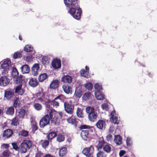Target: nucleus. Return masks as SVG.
I'll use <instances>...</instances> for the list:
<instances>
[{"label": "nucleus", "instance_id": "19", "mask_svg": "<svg viewBox=\"0 0 157 157\" xmlns=\"http://www.w3.org/2000/svg\"><path fill=\"white\" fill-rule=\"evenodd\" d=\"M72 78L69 75H66L63 76L61 78V81L64 82L70 83L72 82Z\"/></svg>", "mask_w": 157, "mask_h": 157}, {"label": "nucleus", "instance_id": "34", "mask_svg": "<svg viewBox=\"0 0 157 157\" xmlns=\"http://www.w3.org/2000/svg\"><path fill=\"white\" fill-rule=\"evenodd\" d=\"M82 109L81 108L78 107L76 111V115L78 117L82 118L83 117V115L82 113Z\"/></svg>", "mask_w": 157, "mask_h": 157}, {"label": "nucleus", "instance_id": "3", "mask_svg": "<svg viewBox=\"0 0 157 157\" xmlns=\"http://www.w3.org/2000/svg\"><path fill=\"white\" fill-rule=\"evenodd\" d=\"M50 120L51 121V125L53 126L58 125L60 122V120L58 118L57 113L55 111L51 110L49 113Z\"/></svg>", "mask_w": 157, "mask_h": 157}, {"label": "nucleus", "instance_id": "18", "mask_svg": "<svg viewBox=\"0 0 157 157\" xmlns=\"http://www.w3.org/2000/svg\"><path fill=\"white\" fill-rule=\"evenodd\" d=\"M105 121L101 120H99L96 124V125L97 128L101 130L105 127Z\"/></svg>", "mask_w": 157, "mask_h": 157}, {"label": "nucleus", "instance_id": "8", "mask_svg": "<svg viewBox=\"0 0 157 157\" xmlns=\"http://www.w3.org/2000/svg\"><path fill=\"white\" fill-rule=\"evenodd\" d=\"M94 147L92 145L89 147L84 148L82 150V153L87 157H93Z\"/></svg>", "mask_w": 157, "mask_h": 157}, {"label": "nucleus", "instance_id": "64", "mask_svg": "<svg viewBox=\"0 0 157 157\" xmlns=\"http://www.w3.org/2000/svg\"><path fill=\"white\" fill-rule=\"evenodd\" d=\"M25 92V90L24 89L22 88L21 89V90H20L19 91V92L18 93V94L20 95H22L24 92Z\"/></svg>", "mask_w": 157, "mask_h": 157}, {"label": "nucleus", "instance_id": "21", "mask_svg": "<svg viewBox=\"0 0 157 157\" xmlns=\"http://www.w3.org/2000/svg\"><path fill=\"white\" fill-rule=\"evenodd\" d=\"M105 143V142L102 138H100L98 141V143L96 147L98 150H101L103 146Z\"/></svg>", "mask_w": 157, "mask_h": 157}, {"label": "nucleus", "instance_id": "33", "mask_svg": "<svg viewBox=\"0 0 157 157\" xmlns=\"http://www.w3.org/2000/svg\"><path fill=\"white\" fill-rule=\"evenodd\" d=\"M20 102L19 98L18 97L16 98L14 100L13 105L15 108L18 107L20 106Z\"/></svg>", "mask_w": 157, "mask_h": 157}, {"label": "nucleus", "instance_id": "59", "mask_svg": "<svg viewBox=\"0 0 157 157\" xmlns=\"http://www.w3.org/2000/svg\"><path fill=\"white\" fill-rule=\"evenodd\" d=\"M48 60V59L46 56H44L42 59V62L44 64H45Z\"/></svg>", "mask_w": 157, "mask_h": 157}, {"label": "nucleus", "instance_id": "51", "mask_svg": "<svg viewBox=\"0 0 157 157\" xmlns=\"http://www.w3.org/2000/svg\"><path fill=\"white\" fill-rule=\"evenodd\" d=\"M52 101V104L53 105V106L54 107H57L59 105V101L57 100H55V98Z\"/></svg>", "mask_w": 157, "mask_h": 157}, {"label": "nucleus", "instance_id": "52", "mask_svg": "<svg viewBox=\"0 0 157 157\" xmlns=\"http://www.w3.org/2000/svg\"><path fill=\"white\" fill-rule=\"evenodd\" d=\"M13 148L16 151L20 150V147H18L17 145V143H13L12 144Z\"/></svg>", "mask_w": 157, "mask_h": 157}, {"label": "nucleus", "instance_id": "44", "mask_svg": "<svg viewBox=\"0 0 157 157\" xmlns=\"http://www.w3.org/2000/svg\"><path fill=\"white\" fill-rule=\"evenodd\" d=\"M111 147L109 145H105L103 147L104 151L107 153H109L111 150Z\"/></svg>", "mask_w": 157, "mask_h": 157}, {"label": "nucleus", "instance_id": "26", "mask_svg": "<svg viewBox=\"0 0 157 157\" xmlns=\"http://www.w3.org/2000/svg\"><path fill=\"white\" fill-rule=\"evenodd\" d=\"M22 72L23 74L28 73L30 71V68L28 65L25 64L23 65L21 67Z\"/></svg>", "mask_w": 157, "mask_h": 157}, {"label": "nucleus", "instance_id": "24", "mask_svg": "<svg viewBox=\"0 0 157 157\" xmlns=\"http://www.w3.org/2000/svg\"><path fill=\"white\" fill-rule=\"evenodd\" d=\"M95 95L97 99L99 100H103L105 98L104 96L100 91L97 90L95 92Z\"/></svg>", "mask_w": 157, "mask_h": 157}, {"label": "nucleus", "instance_id": "50", "mask_svg": "<svg viewBox=\"0 0 157 157\" xmlns=\"http://www.w3.org/2000/svg\"><path fill=\"white\" fill-rule=\"evenodd\" d=\"M48 140H45L42 143V145L43 148H46L48 147L49 144Z\"/></svg>", "mask_w": 157, "mask_h": 157}, {"label": "nucleus", "instance_id": "39", "mask_svg": "<svg viewBox=\"0 0 157 157\" xmlns=\"http://www.w3.org/2000/svg\"><path fill=\"white\" fill-rule=\"evenodd\" d=\"M31 127L32 131L34 132L38 129V127L37 126V123L36 121H32Z\"/></svg>", "mask_w": 157, "mask_h": 157}, {"label": "nucleus", "instance_id": "9", "mask_svg": "<svg viewBox=\"0 0 157 157\" xmlns=\"http://www.w3.org/2000/svg\"><path fill=\"white\" fill-rule=\"evenodd\" d=\"M51 64L52 67L55 69L60 68L61 67V61L60 59L56 58L53 59Z\"/></svg>", "mask_w": 157, "mask_h": 157}, {"label": "nucleus", "instance_id": "12", "mask_svg": "<svg viewBox=\"0 0 157 157\" xmlns=\"http://www.w3.org/2000/svg\"><path fill=\"white\" fill-rule=\"evenodd\" d=\"M10 82L9 79L6 76H3L0 78V85L3 86L7 85Z\"/></svg>", "mask_w": 157, "mask_h": 157}, {"label": "nucleus", "instance_id": "54", "mask_svg": "<svg viewBox=\"0 0 157 157\" xmlns=\"http://www.w3.org/2000/svg\"><path fill=\"white\" fill-rule=\"evenodd\" d=\"M65 97L62 94H60L55 98V100H59L60 101H62L64 99Z\"/></svg>", "mask_w": 157, "mask_h": 157}, {"label": "nucleus", "instance_id": "23", "mask_svg": "<svg viewBox=\"0 0 157 157\" xmlns=\"http://www.w3.org/2000/svg\"><path fill=\"white\" fill-rule=\"evenodd\" d=\"M98 116L97 113L94 112L90 114H88V118L89 120L92 122H94L96 121Z\"/></svg>", "mask_w": 157, "mask_h": 157}, {"label": "nucleus", "instance_id": "13", "mask_svg": "<svg viewBox=\"0 0 157 157\" xmlns=\"http://www.w3.org/2000/svg\"><path fill=\"white\" fill-rule=\"evenodd\" d=\"M111 118L113 123L115 124H118L119 122V120L118 119V115L116 114L115 111H112L111 113Z\"/></svg>", "mask_w": 157, "mask_h": 157}, {"label": "nucleus", "instance_id": "2", "mask_svg": "<svg viewBox=\"0 0 157 157\" xmlns=\"http://www.w3.org/2000/svg\"><path fill=\"white\" fill-rule=\"evenodd\" d=\"M32 146V143L29 140H24L20 146V151L22 153L26 152L27 150L29 149Z\"/></svg>", "mask_w": 157, "mask_h": 157}, {"label": "nucleus", "instance_id": "57", "mask_svg": "<svg viewBox=\"0 0 157 157\" xmlns=\"http://www.w3.org/2000/svg\"><path fill=\"white\" fill-rule=\"evenodd\" d=\"M101 108L103 109L107 110L109 109L108 105L105 103H103L101 105Z\"/></svg>", "mask_w": 157, "mask_h": 157}, {"label": "nucleus", "instance_id": "10", "mask_svg": "<svg viewBox=\"0 0 157 157\" xmlns=\"http://www.w3.org/2000/svg\"><path fill=\"white\" fill-rule=\"evenodd\" d=\"M10 61V60H6L4 61L1 65V68L4 69L5 73H8L9 69Z\"/></svg>", "mask_w": 157, "mask_h": 157}, {"label": "nucleus", "instance_id": "32", "mask_svg": "<svg viewBox=\"0 0 157 157\" xmlns=\"http://www.w3.org/2000/svg\"><path fill=\"white\" fill-rule=\"evenodd\" d=\"M48 78V75L46 73H44L40 74L38 77V80L39 82H42Z\"/></svg>", "mask_w": 157, "mask_h": 157}, {"label": "nucleus", "instance_id": "15", "mask_svg": "<svg viewBox=\"0 0 157 157\" xmlns=\"http://www.w3.org/2000/svg\"><path fill=\"white\" fill-rule=\"evenodd\" d=\"M39 65L38 63H35L32 68V73L34 75H36L38 74V71L39 69Z\"/></svg>", "mask_w": 157, "mask_h": 157}, {"label": "nucleus", "instance_id": "41", "mask_svg": "<svg viewBox=\"0 0 157 157\" xmlns=\"http://www.w3.org/2000/svg\"><path fill=\"white\" fill-rule=\"evenodd\" d=\"M91 96L90 92L85 93L82 96V98L84 100H86L89 99Z\"/></svg>", "mask_w": 157, "mask_h": 157}, {"label": "nucleus", "instance_id": "53", "mask_svg": "<svg viewBox=\"0 0 157 157\" xmlns=\"http://www.w3.org/2000/svg\"><path fill=\"white\" fill-rule=\"evenodd\" d=\"M28 132L23 130L21 132L20 135L22 136L26 137L28 136Z\"/></svg>", "mask_w": 157, "mask_h": 157}, {"label": "nucleus", "instance_id": "20", "mask_svg": "<svg viewBox=\"0 0 157 157\" xmlns=\"http://www.w3.org/2000/svg\"><path fill=\"white\" fill-rule=\"evenodd\" d=\"M29 85L33 87H36L38 84V82L36 78H31L29 81Z\"/></svg>", "mask_w": 157, "mask_h": 157}, {"label": "nucleus", "instance_id": "25", "mask_svg": "<svg viewBox=\"0 0 157 157\" xmlns=\"http://www.w3.org/2000/svg\"><path fill=\"white\" fill-rule=\"evenodd\" d=\"M17 116L20 118L23 119L24 118L25 114H26L25 110L23 108L20 109L17 112Z\"/></svg>", "mask_w": 157, "mask_h": 157}, {"label": "nucleus", "instance_id": "38", "mask_svg": "<svg viewBox=\"0 0 157 157\" xmlns=\"http://www.w3.org/2000/svg\"><path fill=\"white\" fill-rule=\"evenodd\" d=\"M86 112L88 114H90L95 112L94 111V107L90 106L86 107Z\"/></svg>", "mask_w": 157, "mask_h": 157}, {"label": "nucleus", "instance_id": "31", "mask_svg": "<svg viewBox=\"0 0 157 157\" xmlns=\"http://www.w3.org/2000/svg\"><path fill=\"white\" fill-rule=\"evenodd\" d=\"M114 140L117 145H121L122 144V138L120 135L115 136Z\"/></svg>", "mask_w": 157, "mask_h": 157}, {"label": "nucleus", "instance_id": "37", "mask_svg": "<svg viewBox=\"0 0 157 157\" xmlns=\"http://www.w3.org/2000/svg\"><path fill=\"white\" fill-rule=\"evenodd\" d=\"M67 151V148L66 147H62L59 150V155L60 156L63 157L66 154Z\"/></svg>", "mask_w": 157, "mask_h": 157}, {"label": "nucleus", "instance_id": "62", "mask_svg": "<svg viewBox=\"0 0 157 157\" xmlns=\"http://www.w3.org/2000/svg\"><path fill=\"white\" fill-rule=\"evenodd\" d=\"M112 138V136L111 134H108L106 137V139L108 141H111Z\"/></svg>", "mask_w": 157, "mask_h": 157}, {"label": "nucleus", "instance_id": "5", "mask_svg": "<svg viewBox=\"0 0 157 157\" xmlns=\"http://www.w3.org/2000/svg\"><path fill=\"white\" fill-rule=\"evenodd\" d=\"M64 106L65 110L68 113L72 114L74 112V106L72 104L71 100L64 102Z\"/></svg>", "mask_w": 157, "mask_h": 157}, {"label": "nucleus", "instance_id": "28", "mask_svg": "<svg viewBox=\"0 0 157 157\" xmlns=\"http://www.w3.org/2000/svg\"><path fill=\"white\" fill-rule=\"evenodd\" d=\"M59 85V81L57 80H53L51 83L50 87L51 89H55L57 88Z\"/></svg>", "mask_w": 157, "mask_h": 157}, {"label": "nucleus", "instance_id": "43", "mask_svg": "<svg viewBox=\"0 0 157 157\" xmlns=\"http://www.w3.org/2000/svg\"><path fill=\"white\" fill-rule=\"evenodd\" d=\"M89 72L87 71H86L84 69H82L80 71V74L82 76L85 77L87 78L88 76V74Z\"/></svg>", "mask_w": 157, "mask_h": 157}, {"label": "nucleus", "instance_id": "17", "mask_svg": "<svg viewBox=\"0 0 157 157\" xmlns=\"http://www.w3.org/2000/svg\"><path fill=\"white\" fill-rule=\"evenodd\" d=\"M82 138L84 140L87 141L89 137V132L88 130H82L81 133Z\"/></svg>", "mask_w": 157, "mask_h": 157}, {"label": "nucleus", "instance_id": "63", "mask_svg": "<svg viewBox=\"0 0 157 157\" xmlns=\"http://www.w3.org/2000/svg\"><path fill=\"white\" fill-rule=\"evenodd\" d=\"M75 96L77 97H80L81 96L80 93L78 90H75Z\"/></svg>", "mask_w": 157, "mask_h": 157}, {"label": "nucleus", "instance_id": "6", "mask_svg": "<svg viewBox=\"0 0 157 157\" xmlns=\"http://www.w3.org/2000/svg\"><path fill=\"white\" fill-rule=\"evenodd\" d=\"M15 96L14 91L12 89H7L4 90V98L5 99L10 101L13 99Z\"/></svg>", "mask_w": 157, "mask_h": 157}, {"label": "nucleus", "instance_id": "47", "mask_svg": "<svg viewBox=\"0 0 157 157\" xmlns=\"http://www.w3.org/2000/svg\"><path fill=\"white\" fill-rule=\"evenodd\" d=\"M65 137L63 135H58L57 137V140L59 142H60L64 140Z\"/></svg>", "mask_w": 157, "mask_h": 157}, {"label": "nucleus", "instance_id": "22", "mask_svg": "<svg viewBox=\"0 0 157 157\" xmlns=\"http://www.w3.org/2000/svg\"><path fill=\"white\" fill-rule=\"evenodd\" d=\"M63 91L67 94H69L72 92V88L69 85L65 84L62 86Z\"/></svg>", "mask_w": 157, "mask_h": 157}, {"label": "nucleus", "instance_id": "11", "mask_svg": "<svg viewBox=\"0 0 157 157\" xmlns=\"http://www.w3.org/2000/svg\"><path fill=\"white\" fill-rule=\"evenodd\" d=\"M13 133V132L12 130L10 129H8L5 130L3 131L2 133V137L5 139H8L10 138Z\"/></svg>", "mask_w": 157, "mask_h": 157}, {"label": "nucleus", "instance_id": "45", "mask_svg": "<svg viewBox=\"0 0 157 157\" xmlns=\"http://www.w3.org/2000/svg\"><path fill=\"white\" fill-rule=\"evenodd\" d=\"M45 94L43 91H40L38 92L36 94V96L37 97V100L39 99V98L45 96Z\"/></svg>", "mask_w": 157, "mask_h": 157}, {"label": "nucleus", "instance_id": "1", "mask_svg": "<svg viewBox=\"0 0 157 157\" xmlns=\"http://www.w3.org/2000/svg\"><path fill=\"white\" fill-rule=\"evenodd\" d=\"M68 13H70L75 19L79 20L81 18L82 11L80 6L69 9Z\"/></svg>", "mask_w": 157, "mask_h": 157}, {"label": "nucleus", "instance_id": "40", "mask_svg": "<svg viewBox=\"0 0 157 157\" xmlns=\"http://www.w3.org/2000/svg\"><path fill=\"white\" fill-rule=\"evenodd\" d=\"M19 73L17 69L15 67H13L12 71V75L13 77L16 78L18 76Z\"/></svg>", "mask_w": 157, "mask_h": 157}, {"label": "nucleus", "instance_id": "61", "mask_svg": "<svg viewBox=\"0 0 157 157\" xmlns=\"http://www.w3.org/2000/svg\"><path fill=\"white\" fill-rule=\"evenodd\" d=\"M3 155L5 157H8L10 155V153L7 151H4L2 152Z\"/></svg>", "mask_w": 157, "mask_h": 157}, {"label": "nucleus", "instance_id": "14", "mask_svg": "<svg viewBox=\"0 0 157 157\" xmlns=\"http://www.w3.org/2000/svg\"><path fill=\"white\" fill-rule=\"evenodd\" d=\"M67 121L68 123L73 125L75 128L77 127L78 122L76 118L71 116L67 119Z\"/></svg>", "mask_w": 157, "mask_h": 157}, {"label": "nucleus", "instance_id": "48", "mask_svg": "<svg viewBox=\"0 0 157 157\" xmlns=\"http://www.w3.org/2000/svg\"><path fill=\"white\" fill-rule=\"evenodd\" d=\"M97 157H106V155L104 152L100 151L97 153Z\"/></svg>", "mask_w": 157, "mask_h": 157}, {"label": "nucleus", "instance_id": "58", "mask_svg": "<svg viewBox=\"0 0 157 157\" xmlns=\"http://www.w3.org/2000/svg\"><path fill=\"white\" fill-rule=\"evenodd\" d=\"M22 85H18L17 86L15 90V91H14V93H16L18 94V93L19 92V91L21 90V89L22 88Z\"/></svg>", "mask_w": 157, "mask_h": 157}, {"label": "nucleus", "instance_id": "29", "mask_svg": "<svg viewBox=\"0 0 157 157\" xmlns=\"http://www.w3.org/2000/svg\"><path fill=\"white\" fill-rule=\"evenodd\" d=\"M57 136V133L56 132H52L48 134L46 138L48 140H51Z\"/></svg>", "mask_w": 157, "mask_h": 157}, {"label": "nucleus", "instance_id": "56", "mask_svg": "<svg viewBox=\"0 0 157 157\" xmlns=\"http://www.w3.org/2000/svg\"><path fill=\"white\" fill-rule=\"evenodd\" d=\"M90 127H91L90 126L84 124L81 125L80 127L79 128L80 130H82L85 129H90Z\"/></svg>", "mask_w": 157, "mask_h": 157}, {"label": "nucleus", "instance_id": "36", "mask_svg": "<svg viewBox=\"0 0 157 157\" xmlns=\"http://www.w3.org/2000/svg\"><path fill=\"white\" fill-rule=\"evenodd\" d=\"M19 124V119L17 116H15L11 120V124L17 126Z\"/></svg>", "mask_w": 157, "mask_h": 157}, {"label": "nucleus", "instance_id": "55", "mask_svg": "<svg viewBox=\"0 0 157 157\" xmlns=\"http://www.w3.org/2000/svg\"><path fill=\"white\" fill-rule=\"evenodd\" d=\"M94 88L97 90L100 91V90L102 89V86L98 83H96L94 85Z\"/></svg>", "mask_w": 157, "mask_h": 157}, {"label": "nucleus", "instance_id": "35", "mask_svg": "<svg viewBox=\"0 0 157 157\" xmlns=\"http://www.w3.org/2000/svg\"><path fill=\"white\" fill-rule=\"evenodd\" d=\"M33 106L35 110L37 111L41 110L42 108V105L39 103L34 102L33 103Z\"/></svg>", "mask_w": 157, "mask_h": 157}, {"label": "nucleus", "instance_id": "46", "mask_svg": "<svg viewBox=\"0 0 157 157\" xmlns=\"http://www.w3.org/2000/svg\"><path fill=\"white\" fill-rule=\"evenodd\" d=\"M22 56V54L21 53L19 52H15L13 55V58L16 59L18 58H21Z\"/></svg>", "mask_w": 157, "mask_h": 157}, {"label": "nucleus", "instance_id": "49", "mask_svg": "<svg viewBox=\"0 0 157 157\" xmlns=\"http://www.w3.org/2000/svg\"><path fill=\"white\" fill-rule=\"evenodd\" d=\"M85 86L87 89L89 90H91L93 88V85L91 83L88 82L85 85Z\"/></svg>", "mask_w": 157, "mask_h": 157}, {"label": "nucleus", "instance_id": "60", "mask_svg": "<svg viewBox=\"0 0 157 157\" xmlns=\"http://www.w3.org/2000/svg\"><path fill=\"white\" fill-rule=\"evenodd\" d=\"M127 145L128 146H131L132 144V142L131 141L130 138H127L126 140Z\"/></svg>", "mask_w": 157, "mask_h": 157}, {"label": "nucleus", "instance_id": "4", "mask_svg": "<svg viewBox=\"0 0 157 157\" xmlns=\"http://www.w3.org/2000/svg\"><path fill=\"white\" fill-rule=\"evenodd\" d=\"M63 2L66 7L69 9L79 6V0H63Z\"/></svg>", "mask_w": 157, "mask_h": 157}, {"label": "nucleus", "instance_id": "42", "mask_svg": "<svg viewBox=\"0 0 157 157\" xmlns=\"http://www.w3.org/2000/svg\"><path fill=\"white\" fill-rule=\"evenodd\" d=\"M24 50L27 52H30L33 51V48L31 45L29 46L27 45L24 48Z\"/></svg>", "mask_w": 157, "mask_h": 157}, {"label": "nucleus", "instance_id": "30", "mask_svg": "<svg viewBox=\"0 0 157 157\" xmlns=\"http://www.w3.org/2000/svg\"><path fill=\"white\" fill-rule=\"evenodd\" d=\"M37 100L39 101L43 105L47 104L50 102V100L47 98H45V96L39 98Z\"/></svg>", "mask_w": 157, "mask_h": 157}, {"label": "nucleus", "instance_id": "27", "mask_svg": "<svg viewBox=\"0 0 157 157\" xmlns=\"http://www.w3.org/2000/svg\"><path fill=\"white\" fill-rule=\"evenodd\" d=\"M14 113V107L10 106L8 107L6 112V114L12 116L13 115Z\"/></svg>", "mask_w": 157, "mask_h": 157}, {"label": "nucleus", "instance_id": "16", "mask_svg": "<svg viewBox=\"0 0 157 157\" xmlns=\"http://www.w3.org/2000/svg\"><path fill=\"white\" fill-rule=\"evenodd\" d=\"M23 76L21 75H20L19 76H18L16 78H14V80L17 84L18 85H22L23 84Z\"/></svg>", "mask_w": 157, "mask_h": 157}, {"label": "nucleus", "instance_id": "7", "mask_svg": "<svg viewBox=\"0 0 157 157\" xmlns=\"http://www.w3.org/2000/svg\"><path fill=\"white\" fill-rule=\"evenodd\" d=\"M49 115L46 114L40 120L39 122V126L40 128H44L45 126L49 124Z\"/></svg>", "mask_w": 157, "mask_h": 157}]
</instances>
